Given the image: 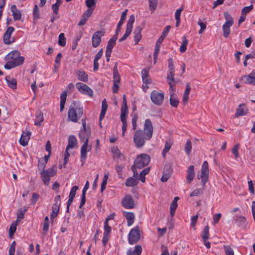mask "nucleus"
<instances>
[{
	"label": "nucleus",
	"instance_id": "49530a36",
	"mask_svg": "<svg viewBox=\"0 0 255 255\" xmlns=\"http://www.w3.org/2000/svg\"><path fill=\"white\" fill-rule=\"evenodd\" d=\"M66 40L64 36V34L61 33L59 35L58 37V44L61 46H64L66 44Z\"/></svg>",
	"mask_w": 255,
	"mask_h": 255
},
{
	"label": "nucleus",
	"instance_id": "09e8293b",
	"mask_svg": "<svg viewBox=\"0 0 255 255\" xmlns=\"http://www.w3.org/2000/svg\"><path fill=\"white\" fill-rule=\"evenodd\" d=\"M149 2V9L152 13L156 8L157 0H148Z\"/></svg>",
	"mask_w": 255,
	"mask_h": 255
},
{
	"label": "nucleus",
	"instance_id": "4d7b16f0",
	"mask_svg": "<svg viewBox=\"0 0 255 255\" xmlns=\"http://www.w3.org/2000/svg\"><path fill=\"white\" fill-rule=\"evenodd\" d=\"M121 118H127V115L128 114V106H122L121 110Z\"/></svg>",
	"mask_w": 255,
	"mask_h": 255
},
{
	"label": "nucleus",
	"instance_id": "ddd939ff",
	"mask_svg": "<svg viewBox=\"0 0 255 255\" xmlns=\"http://www.w3.org/2000/svg\"><path fill=\"white\" fill-rule=\"evenodd\" d=\"M91 149V146L88 145V142L86 141L84 143L81 148L80 159L82 162V165L85 162L87 158V153Z\"/></svg>",
	"mask_w": 255,
	"mask_h": 255
},
{
	"label": "nucleus",
	"instance_id": "473e14b6",
	"mask_svg": "<svg viewBox=\"0 0 255 255\" xmlns=\"http://www.w3.org/2000/svg\"><path fill=\"white\" fill-rule=\"evenodd\" d=\"M150 170V167H148L143 169L139 173V180H140L142 183H144L145 181V175H147Z\"/></svg>",
	"mask_w": 255,
	"mask_h": 255
},
{
	"label": "nucleus",
	"instance_id": "f03ea898",
	"mask_svg": "<svg viewBox=\"0 0 255 255\" xmlns=\"http://www.w3.org/2000/svg\"><path fill=\"white\" fill-rule=\"evenodd\" d=\"M7 62L4 65L6 69H10L23 64L24 58L20 56V53L17 50H13L9 53L5 57Z\"/></svg>",
	"mask_w": 255,
	"mask_h": 255
},
{
	"label": "nucleus",
	"instance_id": "9d476101",
	"mask_svg": "<svg viewBox=\"0 0 255 255\" xmlns=\"http://www.w3.org/2000/svg\"><path fill=\"white\" fill-rule=\"evenodd\" d=\"M208 163L207 161H204L202 165L201 174L200 176H198V178L199 179H201L202 182L204 185L205 184V183L207 182L208 180Z\"/></svg>",
	"mask_w": 255,
	"mask_h": 255
},
{
	"label": "nucleus",
	"instance_id": "b1692460",
	"mask_svg": "<svg viewBox=\"0 0 255 255\" xmlns=\"http://www.w3.org/2000/svg\"><path fill=\"white\" fill-rule=\"evenodd\" d=\"M6 83L9 87L13 90H15L17 88V81L16 79L9 76L5 77Z\"/></svg>",
	"mask_w": 255,
	"mask_h": 255
},
{
	"label": "nucleus",
	"instance_id": "a878e982",
	"mask_svg": "<svg viewBox=\"0 0 255 255\" xmlns=\"http://www.w3.org/2000/svg\"><path fill=\"white\" fill-rule=\"evenodd\" d=\"M242 80L245 81V83H249L255 85V73H251L248 76H244L242 78Z\"/></svg>",
	"mask_w": 255,
	"mask_h": 255
},
{
	"label": "nucleus",
	"instance_id": "e2e57ef3",
	"mask_svg": "<svg viewBox=\"0 0 255 255\" xmlns=\"http://www.w3.org/2000/svg\"><path fill=\"white\" fill-rule=\"evenodd\" d=\"M174 71H169V73L167 76V79L168 81H171L172 83H174Z\"/></svg>",
	"mask_w": 255,
	"mask_h": 255
},
{
	"label": "nucleus",
	"instance_id": "c9c22d12",
	"mask_svg": "<svg viewBox=\"0 0 255 255\" xmlns=\"http://www.w3.org/2000/svg\"><path fill=\"white\" fill-rule=\"evenodd\" d=\"M67 93L63 92L60 95V110L62 112L64 108V105L66 101Z\"/></svg>",
	"mask_w": 255,
	"mask_h": 255
},
{
	"label": "nucleus",
	"instance_id": "dca6fc26",
	"mask_svg": "<svg viewBox=\"0 0 255 255\" xmlns=\"http://www.w3.org/2000/svg\"><path fill=\"white\" fill-rule=\"evenodd\" d=\"M93 12V9H88L82 15L81 19L78 25L79 26L84 25L87 22L88 18L91 16Z\"/></svg>",
	"mask_w": 255,
	"mask_h": 255
},
{
	"label": "nucleus",
	"instance_id": "6e6552de",
	"mask_svg": "<svg viewBox=\"0 0 255 255\" xmlns=\"http://www.w3.org/2000/svg\"><path fill=\"white\" fill-rule=\"evenodd\" d=\"M134 16L133 15H131L128 18L127 24L126 32L123 36L119 40V42H122L126 40L130 34L132 30L133 24L134 22Z\"/></svg>",
	"mask_w": 255,
	"mask_h": 255
},
{
	"label": "nucleus",
	"instance_id": "e433bc0d",
	"mask_svg": "<svg viewBox=\"0 0 255 255\" xmlns=\"http://www.w3.org/2000/svg\"><path fill=\"white\" fill-rule=\"evenodd\" d=\"M43 121V114L41 112H39L36 113V119L34 122V124L36 126H40Z\"/></svg>",
	"mask_w": 255,
	"mask_h": 255
},
{
	"label": "nucleus",
	"instance_id": "20e7f679",
	"mask_svg": "<svg viewBox=\"0 0 255 255\" xmlns=\"http://www.w3.org/2000/svg\"><path fill=\"white\" fill-rule=\"evenodd\" d=\"M56 167L53 166L51 168L43 170L40 172V177L45 185L48 186L49 184L50 178L55 175L56 173Z\"/></svg>",
	"mask_w": 255,
	"mask_h": 255
},
{
	"label": "nucleus",
	"instance_id": "c03bdc74",
	"mask_svg": "<svg viewBox=\"0 0 255 255\" xmlns=\"http://www.w3.org/2000/svg\"><path fill=\"white\" fill-rule=\"evenodd\" d=\"M170 105L174 108H177L179 105V101L174 97V95H171L170 97Z\"/></svg>",
	"mask_w": 255,
	"mask_h": 255
},
{
	"label": "nucleus",
	"instance_id": "de8ad7c7",
	"mask_svg": "<svg viewBox=\"0 0 255 255\" xmlns=\"http://www.w3.org/2000/svg\"><path fill=\"white\" fill-rule=\"evenodd\" d=\"M121 121L122 123V135L124 136L127 128V118H121Z\"/></svg>",
	"mask_w": 255,
	"mask_h": 255
},
{
	"label": "nucleus",
	"instance_id": "f704fd0d",
	"mask_svg": "<svg viewBox=\"0 0 255 255\" xmlns=\"http://www.w3.org/2000/svg\"><path fill=\"white\" fill-rule=\"evenodd\" d=\"M118 38V35L115 34L109 41L107 45V49L112 50L113 48L116 44V40Z\"/></svg>",
	"mask_w": 255,
	"mask_h": 255
},
{
	"label": "nucleus",
	"instance_id": "680f3d73",
	"mask_svg": "<svg viewBox=\"0 0 255 255\" xmlns=\"http://www.w3.org/2000/svg\"><path fill=\"white\" fill-rule=\"evenodd\" d=\"M33 15L35 19H38L39 18V8L36 4L34 6Z\"/></svg>",
	"mask_w": 255,
	"mask_h": 255
},
{
	"label": "nucleus",
	"instance_id": "ea45409f",
	"mask_svg": "<svg viewBox=\"0 0 255 255\" xmlns=\"http://www.w3.org/2000/svg\"><path fill=\"white\" fill-rule=\"evenodd\" d=\"M78 189V187L75 185L72 187L70 192L69 195V201H73L74 198L75 196L76 191Z\"/></svg>",
	"mask_w": 255,
	"mask_h": 255
},
{
	"label": "nucleus",
	"instance_id": "0eeeda50",
	"mask_svg": "<svg viewBox=\"0 0 255 255\" xmlns=\"http://www.w3.org/2000/svg\"><path fill=\"white\" fill-rule=\"evenodd\" d=\"M164 98L163 92H158L156 90H153L150 94V99L152 102L157 105L161 106L162 105Z\"/></svg>",
	"mask_w": 255,
	"mask_h": 255
},
{
	"label": "nucleus",
	"instance_id": "2f4dec72",
	"mask_svg": "<svg viewBox=\"0 0 255 255\" xmlns=\"http://www.w3.org/2000/svg\"><path fill=\"white\" fill-rule=\"evenodd\" d=\"M77 139L75 136L70 135L68 139V143L66 147L67 150L70 148H73L74 146L77 144Z\"/></svg>",
	"mask_w": 255,
	"mask_h": 255
},
{
	"label": "nucleus",
	"instance_id": "39448f33",
	"mask_svg": "<svg viewBox=\"0 0 255 255\" xmlns=\"http://www.w3.org/2000/svg\"><path fill=\"white\" fill-rule=\"evenodd\" d=\"M150 160V156L146 154H141L138 155L134 161V165L138 169H141L147 165Z\"/></svg>",
	"mask_w": 255,
	"mask_h": 255
},
{
	"label": "nucleus",
	"instance_id": "13d9d810",
	"mask_svg": "<svg viewBox=\"0 0 255 255\" xmlns=\"http://www.w3.org/2000/svg\"><path fill=\"white\" fill-rule=\"evenodd\" d=\"M137 120H138V116H137V114H134L132 116V121H131L132 128L133 130H135L136 129V128H137L136 122H137Z\"/></svg>",
	"mask_w": 255,
	"mask_h": 255
},
{
	"label": "nucleus",
	"instance_id": "6ab92c4d",
	"mask_svg": "<svg viewBox=\"0 0 255 255\" xmlns=\"http://www.w3.org/2000/svg\"><path fill=\"white\" fill-rule=\"evenodd\" d=\"M31 134V133L30 131H27L26 132H23L19 140L21 145L25 146L28 144Z\"/></svg>",
	"mask_w": 255,
	"mask_h": 255
},
{
	"label": "nucleus",
	"instance_id": "6e6d98bb",
	"mask_svg": "<svg viewBox=\"0 0 255 255\" xmlns=\"http://www.w3.org/2000/svg\"><path fill=\"white\" fill-rule=\"evenodd\" d=\"M16 224L12 223L9 229V235L11 238L16 230Z\"/></svg>",
	"mask_w": 255,
	"mask_h": 255
},
{
	"label": "nucleus",
	"instance_id": "2eb2a0df",
	"mask_svg": "<svg viewBox=\"0 0 255 255\" xmlns=\"http://www.w3.org/2000/svg\"><path fill=\"white\" fill-rule=\"evenodd\" d=\"M14 28L10 26L7 28L6 31L4 33L3 37V43L5 44L9 45L13 42V40H10L11 34L14 31Z\"/></svg>",
	"mask_w": 255,
	"mask_h": 255
},
{
	"label": "nucleus",
	"instance_id": "1a4fd4ad",
	"mask_svg": "<svg viewBox=\"0 0 255 255\" xmlns=\"http://www.w3.org/2000/svg\"><path fill=\"white\" fill-rule=\"evenodd\" d=\"M105 30L102 29L100 30L95 32L92 37V46L96 48L97 47L101 42V37L104 35Z\"/></svg>",
	"mask_w": 255,
	"mask_h": 255
},
{
	"label": "nucleus",
	"instance_id": "79ce46f5",
	"mask_svg": "<svg viewBox=\"0 0 255 255\" xmlns=\"http://www.w3.org/2000/svg\"><path fill=\"white\" fill-rule=\"evenodd\" d=\"M110 218H107L106 221L104 222V234L105 235H109L111 231V228L108 225V221Z\"/></svg>",
	"mask_w": 255,
	"mask_h": 255
},
{
	"label": "nucleus",
	"instance_id": "0e129e2a",
	"mask_svg": "<svg viewBox=\"0 0 255 255\" xmlns=\"http://www.w3.org/2000/svg\"><path fill=\"white\" fill-rule=\"evenodd\" d=\"M133 254L135 255H140L142 252V248L140 245H137L135 247V249L132 251Z\"/></svg>",
	"mask_w": 255,
	"mask_h": 255
},
{
	"label": "nucleus",
	"instance_id": "423d86ee",
	"mask_svg": "<svg viewBox=\"0 0 255 255\" xmlns=\"http://www.w3.org/2000/svg\"><path fill=\"white\" fill-rule=\"evenodd\" d=\"M140 229L138 226L132 229L128 236V241L129 244L133 245L138 242L140 240Z\"/></svg>",
	"mask_w": 255,
	"mask_h": 255
},
{
	"label": "nucleus",
	"instance_id": "603ef678",
	"mask_svg": "<svg viewBox=\"0 0 255 255\" xmlns=\"http://www.w3.org/2000/svg\"><path fill=\"white\" fill-rule=\"evenodd\" d=\"M160 45L155 44L154 52L153 54V59H154V63H156V60L157 59L158 55L160 50Z\"/></svg>",
	"mask_w": 255,
	"mask_h": 255
},
{
	"label": "nucleus",
	"instance_id": "72a5a7b5",
	"mask_svg": "<svg viewBox=\"0 0 255 255\" xmlns=\"http://www.w3.org/2000/svg\"><path fill=\"white\" fill-rule=\"evenodd\" d=\"M126 218L127 220V225L130 226L134 221V215L132 212H128L126 213Z\"/></svg>",
	"mask_w": 255,
	"mask_h": 255
},
{
	"label": "nucleus",
	"instance_id": "f8f14e48",
	"mask_svg": "<svg viewBox=\"0 0 255 255\" xmlns=\"http://www.w3.org/2000/svg\"><path fill=\"white\" fill-rule=\"evenodd\" d=\"M76 87L80 93L83 94L87 95L91 97L93 96V90L85 84L81 82H78L76 84Z\"/></svg>",
	"mask_w": 255,
	"mask_h": 255
},
{
	"label": "nucleus",
	"instance_id": "c85d7f7f",
	"mask_svg": "<svg viewBox=\"0 0 255 255\" xmlns=\"http://www.w3.org/2000/svg\"><path fill=\"white\" fill-rule=\"evenodd\" d=\"M190 90L191 87L190 86V83H188L186 85V89L184 92L183 97V102L184 104H186L188 101Z\"/></svg>",
	"mask_w": 255,
	"mask_h": 255
},
{
	"label": "nucleus",
	"instance_id": "7c9ffc66",
	"mask_svg": "<svg viewBox=\"0 0 255 255\" xmlns=\"http://www.w3.org/2000/svg\"><path fill=\"white\" fill-rule=\"evenodd\" d=\"M172 143L173 142L172 140L170 139H168V140H166L164 148L162 152V154L164 157H165L166 153L169 151V150L171 148Z\"/></svg>",
	"mask_w": 255,
	"mask_h": 255
},
{
	"label": "nucleus",
	"instance_id": "c756f323",
	"mask_svg": "<svg viewBox=\"0 0 255 255\" xmlns=\"http://www.w3.org/2000/svg\"><path fill=\"white\" fill-rule=\"evenodd\" d=\"M235 223L238 227H244L246 225V219L244 216H239L237 217Z\"/></svg>",
	"mask_w": 255,
	"mask_h": 255
},
{
	"label": "nucleus",
	"instance_id": "a211bd4d",
	"mask_svg": "<svg viewBox=\"0 0 255 255\" xmlns=\"http://www.w3.org/2000/svg\"><path fill=\"white\" fill-rule=\"evenodd\" d=\"M195 176L194 165H190L187 170L186 181L188 184H190Z\"/></svg>",
	"mask_w": 255,
	"mask_h": 255
},
{
	"label": "nucleus",
	"instance_id": "393cba45",
	"mask_svg": "<svg viewBox=\"0 0 255 255\" xmlns=\"http://www.w3.org/2000/svg\"><path fill=\"white\" fill-rule=\"evenodd\" d=\"M171 174V169L169 167L166 166L164 167L162 176L161 178L162 182H166L170 177Z\"/></svg>",
	"mask_w": 255,
	"mask_h": 255
},
{
	"label": "nucleus",
	"instance_id": "7ed1b4c3",
	"mask_svg": "<svg viewBox=\"0 0 255 255\" xmlns=\"http://www.w3.org/2000/svg\"><path fill=\"white\" fill-rule=\"evenodd\" d=\"M83 109L82 107L71 106L68 113V118L72 122L76 123L83 115Z\"/></svg>",
	"mask_w": 255,
	"mask_h": 255
},
{
	"label": "nucleus",
	"instance_id": "774afa93",
	"mask_svg": "<svg viewBox=\"0 0 255 255\" xmlns=\"http://www.w3.org/2000/svg\"><path fill=\"white\" fill-rule=\"evenodd\" d=\"M113 79L115 83H120L121 77L119 72L113 73Z\"/></svg>",
	"mask_w": 255,
	"mask_h": 255
},
{
	"label": "nucleus",
	"instance_id": "052dcab7",
	"mask_svg": "<svg viewBox=\"0 0 255 255\" xmlns=\"http://www.w3.org/2000/svg\"><path fill=\"white\" fill-rule=\"evenodd\" d=\"M254 8V6L253 4L249 6H245L242 9L241 13L245 15H246L247 13H249L250 11H251Z\"/></svg>",
	"mask_w": 255,
	"mask_h": 255
},
{
	"label": "nucleus",
	"instance_id": "4468645a",
	"mask_svg": "<svg viewBox=\"0 0 255 255\" xmlns=\"http://www.w3.org/2000/svg\"><path fill=\"white\" fill-rule=\"evenodd\" d=\"M122 204L126 209H132L134 206V200L130 195H126L123 199Z\"/></svg>",
	"mask_w": 255,
	"mask_h": 255
},
{
	"label": "nucleus",
	"instance_id": "4be33fe9",
	"mask_svg": "<svg viewBox=\"0 0 255 255\" xmlns=\"http://www.w3.org/2000/svg\"><path fill=\"white\" fill-rule=\"evenodd\" d=\"M127 12H128V9H126L122 12V15L121 16L120 20L119 22V23L117 25V29H116L115 34L118 35L119 32L120 31L121 29V26L123 25L124 21L126 19Z\"/></svg>",
	"mask_w": 255,
	"mask_h": 255
},
{
	"label": "nucleus",
	"instance_id": "bf43d9fd",
	"mask_svg": "<svg viewBox=\"0 0 255 255\" xmlns=\"http://www.w3.org/2000/svg\"><path fill=\"white\" fill-rule=\"evenodd\" d=\"M27 209H25L24 211H20L17 214V219L16 220V223L19 222L22 219L24 218V213L26 211Z\"/></svg>",
	"mask_w": 255,
	"mask_h": 255
},
{
	"label": "nucleus",
	"instance_id": "f257e3e1",
	"mask_svg": "<svg viewBox=\"0 0 255 255\" xmlns=\"http://www.w3.org/2000/svg\"><path fill=\"white\" fill-rule=\"evenodd\" d=\"M153 134V126L149 119L145 121L143 130L138 129L135 131L133 135V141L137 147H142L145 140H150Z\"/></svg>",
	"mask_w": 255,
	"mask_h": 255
},
{
	"label": "nucleus",
	"instance_id": "58836bf2",
	"mask_svg": "<svg viewBox=\"0 0 255 255\" xmlns=\"http://www.w3.org/2000/svg\"><path fill=\"white\" fill-rule=\"evenodd\" d=\"M188 41L186 38V36H184L183 37V40H182L181 45L180 46V48H179L180 51L181 53H183L186 50V49H187L186 47L188 45Z\"/></svg>",
	"mask_w": 255,
	"mask_h": 255
},
{
	"label": "nucleus",
	"instance_id": "8fccbe9b",
	"mask_svg": "<svg viewBox=\"0 0 255 255\" xmlns=\"http://www.w3.org/2000/svg\"><path fill=\"white\" fill-rule=\"evenodd\" d=\"M191 149H192V143H191V141L189 139H188L185 144V151L188 155H189L191 153Z\"/></svg>",
	"mask_w": 255,
	"mask_h": 255
},
{
	"label": "nucleus",
	"instance_id": "3c124183",
	"mask_svg": "<svg viewBox=\"0 0 255 255\" xmlns=\"http://www.w3.org/2000/svg\"><path fill=\"white\" fill-rule=\"evenodd\" d=\"M177 203L172 202L170 206V213L171 217H173L175 213V210L177 207Z\"/></svg>",
	"mask_w": 255,
	"mask_h": 255
},
{
	"label": "nucleus",
	"instance_id": "5fc2aeb1",
	"mask_svg": "<svg viewBox=\"0 0 255 255\" xmlns=\"http://www.w3.org/2000/svg\"><path fill=\"white\" fill-rule=\"evenodd\" d=\"M224 249L226 255H234V252L229 246H224Z\"/></svg>",
	"mask_w": 255,
	"mask_h": 255
},
{
	"label": "nucleus",
	"instance_id": "a18cd8bd",
	"mask_svg": "<svg viewBox=\"0 0 255 255\" xmlns=\"http://www.w3.org/2000/svg\"><path fill=\"white\" fill-rule=\"evenodd\" d=\"M224 16L226 20V21L225 22L226 23H228L229 24H233V18L230 14H229L228 12H224Z\"/></svg>",
	"mask_w": 255,
	"mask_h": 255
},
{
	"label": "nucleus",
	"instance_id": "bb28decb",
	"mask_svg": "<svg viewBox=\"0 0 255 255\" xmlns=\"http://www.w3.org/2000/svg\"><path fill=\"white\" fill-rule=\"evenodd\" d=\"M142 29V27L138 26L136 27L134 31V41L135 44H137L138 43L141 38V31Z\"/></svg>",
	"mask_w": 255,
	"mask_h": 255
},
{
	"label": "nucleus",
	"instance_id": "338daca9",
	"mask_svg": "<svg viewBox=\"0 0 255 255\" xmlns=\"http://www.w3.org/2000/svg\"><path fill=\"white\" fill-rule=\"evenodd\" d=\"M39 198V195L36 193H33L32 195L31 203L34 205L38 201Z\"/></svg>",
	"mask_w": 255,
	"mask_h": 255
},
{
	"label": "nucleus",
	"instance_id": "4c0bfd02",
	"mask_svg": "<svg viewBox=\"0 0 255 255\" xmlns=\"http://www.w3.org/2000/svg\"><path fill=\"white\" fill-rule=\"evenodd\" d=\"M233 24H229L228 23H225L223 25V30L224 32V36L225 38L228 37L230 33V27L232 26Z\"/></svg>",
	"mask_w": 255,
	"mask_h": 255
},
{
	"label": "nucleus",
	"instance_id": "cd10ccee",
	"mask_svg": "<svg viewBox=\"0 0 255 255\" xmlns=\"http://www.w3.org/2000/svg\"><path fill=\"white\" fill-rule=\"evenodd\" d=\"M138 183V179L137 178H134L133 177H130L126 180L125 185L128 187H134L137 185Z\"/></svg>",
	"mask_w": 255,
	"mask_h": 255
},
{
	"label": "nucleus",
	"instance_id": "9b49d317",
	"mask_svg": "<svg viewBox=\"0 0 255 255\" xmlns=\"http://www.w3.org/2000/svg\"><path fill=\"white\" fill-rule=\"evenodd\" d=\"M82 126L83 129H82L79 133V138L81 142L84 143L86 141L88 142L89 137L90 134V131L86 129V121L85 120L82 119Z\"/></svg>",
	"mask_w": 255,
	"mask_h": 255
},
{
	"label": "nucleus",
	"instance_id": "a19ab883",
	"mask_svg": "<svg viewBox=\"0 0 255 255\" xmlns=\"http://www.w3.org/2000/svg\"><path fill=\"white\" fill-rule=\"evenodd\" d=\"M125 167V165L117 164L115 166V169L118 173V176L120 178H123V170Z\"/></svg>",
	"mask_w": 255,
	"mask_h": 255
},
{
	"label": "nucleus",
	"instance_id": "864d4df0",
	"mask_svg": "<svg viewBox=\"0 0 255 255\" xmlns=\"http://www.w3.org/2000/svg\"><path fill=\"white\" fill-rule=\"evenodd\" d=\"M86 5L88 9H94L96 5V1L95 0H86Z\"/></svg>",
	"mask_w": 255,
	"mask_h": 255
},
{
	"label": "nucleus",
	"instance_id": "69168bd1",
	"mask_svg": "<svg viewBox=\"0 0 255 255\" xmlns=\"http://www.w3.org/2000/svg\"><path fill=\"white\" fill-rule=\"evenodd\" d=\"M239 148V144H236L232 149L233 154L236 158L239 157L238 149Z\"/></svg>",
	"mask_w": 255,
	"mask_h": 255
},
{
	"label": "nucleus",
	"instance_id": "37998d69",
	"mask_svg": "<svg viewBox=\"0 0 255 255\" xmlns=\"http://www.w3.org/2000/svg\"><path fill=\"white\" fill-rule=\"evenodd\" d=\"M201 237L203 241L207 240L209 238V227L208 226H206L204 228Z\"/></svg>",
	"mask_w": 255,
	"mask_h": 255
},
{
	"label": "nucleus",
	"instance_id": "aec40b11",
	"mask_svg": "<svg viewBox=\"0 0 255 255\" xmlns=\"http://www.w3.org/2000/svg\"><path fill=\"white\" fill-rule=\"evenodd\" d=\"M77 78L79 80L84 82H87L88 81V74L83 70H79L76 72Z\"/></svg>",
	"mask_w": 255,
	"mask_h": 255
},
{
	"label": "nucleus",
	"instance_id": "5701e85b",
	"mask_svg": "<svg viewBox=\"0 0 255 255\" xmlns=\"http://www.w3.org/2000/svg\"><path fill=\"white\" fill-rule=\"evenodd\" d=\"M149 70L144 69L141 71L142 82L144 84L147 85L151 83V80L148 74Z\"/></svg>",
	"mask_w": 255,
	"mask_h": 255
},
{
	"label": "nucleus",
	"instance_id": "f3484780",
	"mask_svg": "<svg viewBox=\"0 0 255 255\" xmlns=\"http://www.w3.org/2000/svg\"><path fill=\"white\" fill-rule=\"evenodd\" d=\"M248 113V109L244 104H240L237 109L235 117L246 115Z\"/></svg>",
	"mask_w": 255,
	"mask_h": 255
},
{
	"label": "nucleus",
	"instance_id": "412c9836",
	"mask_svg": "<svg viewBox=\"0 0 255 255\" xmlns=\"http://www.w3.org/2000/svg\"><path fill=\"white\" fill-rule=\"evenodd\" d=\"M11 11L12 13L13 17L14 20H20L21 18V13L20 11L17 9L15 5H12L10 7Z\"/></svg>",
	"mask_w": 255,
	"mask_h": 255
}]
</instances>
